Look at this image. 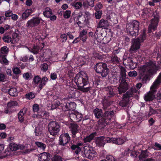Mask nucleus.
<instances>
[{
	"label": "nucleus",
	"instance_id": "nucleus-1",
	"mask_svg": "<svg viewBox=\"0 0 161 161\" xmlns=\"http://www.w3.org/2000/svg\"><path fill=\"white\" fill-rule=\"evenodd\" d=\"M75 81L79 90L83 92H86L90 90L89 87H86L88 83V77L84 71H81L76 75L75 77Z\"/></svg>",
	"mask_w": 161,
	"mask_h": 161
},
{
	"label": "nucleus",
	"instance_id": "nucleus-2",
	"mask_svg": "<svg viewBox=\"0 0 161 161\" xmlns=\"http://www.w3.org/2000/svg\"><path fill=\"white\" fill-rule=\"evenodd\" d=\"M159 69V67L156 65L155 61H150L145 65L141 66L139 69V73L141 79L143 80L147 78V73L152 74Z\"/></svg>",
	"mask_w": 161,
	"mask_h": 161
},
{
	"label": "nucleus",
	"instance_id": "nucleus-3",
	"mask_svg": "<svg viewBox=\"0 0 161 161\" xmlns=\"http://www.w3.org/2000/svg\"><path fill=\"white\" fill-rule=\"evenodd\" d=\"M161 84V72L150 87V91L144 95V99L146 101H152L155 97L157 89Z\"/></svg>",
	"mask_w": 161,
	"mask_h": 161
},
{
	"label": "nucleus",
	"instance_id": "nucleus-4",
	"mask_svg": "<svg viewBox=\"0 0 161 161\" xmlns=\"http://www.w3.org/2000/svg\"><path fill=\"white\" fill-rule=\"evenodd\" d=\"M139 94V92L136 90L135 87H132L131 89L123 95V98L119 104L120 106L125 107L128 105L130 101L129 98L131 97H136Z\"/></svg>",
	"mask_w": 161,
	"mask_h": 161
},
{
	"label": "nucleus",
	"instance_id": "nucleus-5",
	"mask_svg": "<svg viewBox=\"0 0 161 161\" xmlns=\"http://www.w3.org/2000/svg\"><path fill=\"white\" fill-rule=\"evenodd\" d=\"M96 154V152L90 145L86 144L84 147L82 152V155L84 157L92 159Z\"/></svg>",
	"mask_w": 161,
	"mask_h": 161
},
{
	"label": "nucleus",
	"instance_id": "nucleus-6",
	"mask_svg": "<svg viewBox=\"0 0 161 161\" xmlns=\"http://www.w3.org/2000/svg\"><path fill=\"white\" fill-rule=\"evenodd\" d=\"M145 39L146 34L144 32L141 35L139 38H137L133 40L130 51L135 52L139 49L140 47V43L143 42Z\"/></svg>",
	"mask_w": 161,
	"mask_h": 161
},
{
	"label": "nucleus",
	"instance_id": "nucleus-7",
	"mask_svg": "<svg viewBox=\"0 0 161 161\" xmlns=\"http://www.w3.org/2000/svg\"><path fill=\"white\" fill-rule=\"evenodd\" d=\"M139 25V23L137 21L133 20L127 25V28L132 36H136L138 35Z\"/></svg>",
	"mask_w": 161,
	"mask_h": 161
},
{
	"label": "nucleus",
	"instance_id": "nucleus-8",
	"mask_svg": "<svg viewBox=\"0 0 161 161\" xmlns=\"http://www.w3.org/2000/svg\"><path fill=\"white\" fill-rule=\"evenodd\" d=\"M48 130L50 134L54 136L58 135L60 130L59 124L54 121L50 122L48 125Z\"/></svg>",
	"mask_w": 161,
	"mask_h": 161
},
{
	"label": "nucleus",
	"instance_id": "nucleus-9",
	"mask_svg": "<svg viewBox=\"0 0 161 161\" xmlns=\"http://www.w3.org/2000/svg\"><path fill=\"white\" fill-rule=\"evenodd\" d=\"M95 69L97 73L101 74L103 77H106L108 74V69L105 63H97L95 65Z\"/></svg>",
	"mask_w": 161,
	"mask_h": 161
},
{
	"label": "nucleus",
	"instance_id": "nucleus-10",
	"mask_svg": "<svg viewBox=\"0 0 161 161\" xmlns=\"http://www.w3.org/2000/svg\"><path fill=\"white\" fill-rule=\"evenodd\" d=\"M42 21H43L40 18L33 17L27 21L26 25L29 28H32L37 26Z\"/></svg>",
	"mask_w": 161,
	"mask_h": 161
},
{
	"label": "nucleus",
	"instance_id": "nucleus-11",
	"mask_svg": "<svg viewBox=\"0 0 161 161\" xmlns=\"http://www.w3.org/2000/svg\"><path fill=\"white\" fill-rule=\"evenodd\" d=\"M159 17L158 15L153 16V18L151 19V24L149 25L148 31L150 33L154 31L157 27L159 21Z\"/></svg>",
	"mask_w": 161,
	"mask_h": 161
},
{
	"label": "nucleus",
	"instance_id": "nucleus-12",
	"mask_svg": "<svg viewBox=\"0 0 161 161\" xmlns=\"http://www.w3.org/2000/svg\"><path fill=\"white\" fill-rule=\"evenodd\" d=\"M114 112L113 111H108L104 114V117L100 119L99 121L103 125L107 124L109 123V120L113 116Z\"/></svg>",
	"mask_w": 161,
	"mask_h": 161
},
{
	"label": "nucleus",
	"instance_id": "nucleus-13",
	"mask_svg": "<svg viewBox=\"0 0 161 161\" xmlns=\"http://www.w3.org/2000/svg\"><path fill=\"white\" fill-rule=\"evenodd\" d=\"M69 117L71 120L75 122H79L82 118V114L79 112L74 111L69 112Z\"/></svg>",
	"mask_w": 161,
	"mask_h": 161
},
{
	"label": "nucleus",
	"instance_id": "nucleus-14",
	"mask_svg": "<svg viewBox=\"0 0 161 161\" xmlns=\"http://www.w3.org/2000/svg\"><path fill=\"white\" fill-rule=\"evenodd\" d=\"M110 138L109 137H105L103 136L98 137L96 140V143L97 146L99 147H103L106 143L109 142Z\"/></svg>",
	"mask_w": 161,
	"mask_h": 161
},
{
	"label": "nucleus",
	"instance_id": "nucleus-15",
	"mask_svg": "<svg viewBox=\"0 0 161 161\" xmlns=\"http://www.w3.org/2000/svg\"><path fill=\"white\" fill-rule=\"evenodd\" d=\"M70 140V137L68 133L62 134L60 136L59 140V144L61 145L64 146Z\"/></svg>",
	"mask_w": 161,
	"mask_h": 161
},
{
	"label": "nucleus",
	"instance_id": "nucleus-16",
	"mask_svg": "<svg viewBox=\"0 0 161 161\" xmlns=\"http://www.w3.org/2000/svg\"><path fill=\"white\" fill-rule=\"evenodd\" d=\"M2 39L5 42L11 44H14L18 41V39L17 37L13 36L12 38L11 36L8 35H4Z\"/></svg>",
	"mask_w": 161,
	"mask_h": 161
},
{
	"label": "nucleus",
	"instance_id": "nucleus-17",
	"mask_svg": "<svg viewBox=\"0 0 161 161\" xmlns=\"http://www.w3.org/2000/svg\"><path fill=\"white\" fill-rule=\"evenodd\" d=\"M118 89L119 93L120 94L125 92L128 89L127 84L125 80H121Z\"/></svg>",
	"mask_w": 161,
	"mask_h": 161
},
{
	"label": "nucleus",
	"instance_id": "nucleus-18",
	"mask_svg": "<svg viewBox=\"0 0 161 161\" xmlns=\"http://www.w3.org/2000/svg\"><path fill=\"white\" fill-rule=\"evenodd\" d=\"M39 159V161H52L50 154L46 152L41 153Z\"/></svg>",
	"mask_w": 161,
	"mask_h": 161
},
{
	"label": "nucleus",
	"instance_id": "nucleus-19",
	"mask_svg": "<svg viewBox=\"0 0 161 161\" xmlns=\"http://www.w3.org/2000/svg\"><path fill=\"white\" fill-rule=\"evenodd\" d=\"M25 146L22 144H17L14 143H11L9 145V148L11 150L16 151L19 149H23L25 148Z\"/></svg>",
	"mask_w": 161,
	"mask_h": 161
},
{
	"label": "nucleus",
	"instance_id": "nucleus-20",
	"mask_svg": "<svg viewBox=\"0 0 161 161\" xmlns=\"http://www.w3.org/2000/svg\"><path fill=\"white\" fill-rule=\"evenodd\" d=\"M91 16V14L88 12L86 11L85 12V14L84 15V17L85 18L84 20H81V19H80V20L77 22V24L79 25V24H83L84 25L87 24L88 23V19H90Z\"/></svg>",
	"mask_w": 161,
	"mask_h": 161
},
{
	"label": "nucleus",
	"instance_id": "nucleus-21",
	"mask_svg": "<svg viewBox=\"0 0 161 161\" xmlns=\"http://www.w3.org/2000/svg\"><path fill=\"white\" fill-rule=\"evenodd\" d=\"M78 126L75 124H71L69 126L70 130L72 134V136L75 137L76 134L78 133Z\"/></svg>",
	"mask_w": 161,
	"mask_h": 161
},
{
	"label": "nucleus",
	"instance_id": "nucleus-22",
	"mask_svg": "<svg viewBox=\"0 0 161 161\" xmlns=\"http://www.w3.org/2000/svg\"><path fill=\"white\" fill-rule=\"evenodd\" d=\"M108 23L107 20L102 19L99 22L97 28L105 29L108 27Z\"/></svg>",
	"mask_w": 161,
	"mask_h": 161
},
{
	"label": "nucleus",
	"instance_id": "nucleus-23",
	"mask_svg": "<svg viewBox=\"0 0 161 161\" xmlns=\"http://www.w3.org/2000/svg\"><path fill=\"white\" fill-rule=\"evenodd\" d=\"M80 95L79 92L77 91L75 89L71 90L69 92V96L70 97L75 98L78 97Z\"/></svg>",
	"mask_w": 161,
	"mask_h": 161
},
{
	"label": "nucleus",
	"instance_id": "nucleus-24",
	"mask_svg": "<svg viewBox=\"0 0 161 161\" xmlns=\"http://www.w3.org/2000/svg\"><path fill=\"white\" fill-rule=\"evenodd\" d=\"M26 109L24 108L21 109L18 113V117L19 121L22 122L24 120V115L26 113Z\"/></svg>",
	"mask_w": 161,
	"mask_h": 161
},
{
	"label": "nucleus",
	"instance_id": "nucleus-25",
	"mask_svg": "<svg viewBox=\"0 0 161 161\" xmlns=\"http://www.w3.org/2000/svg\"><path fill=\"white\" fill-rule=\"evenodd\" d=\"M110 141L109 142H112L119 145H121L124 142L123 140L120 138H110Z\"/></svg>",
	"mask_w": 161,
	"mask_h": 161
},
{
	"label": "nucleus",
	"instance_id": "nucleus-26",
	"mask_svg": "<svg viewBox=\"0 0 161 161\" xmlns=\"http://www.w3.org/2000/svg\"><path fill=\"white\" fill-rule=\"evenodd\" d=\"M9 51V49L6 46L2 47L0 49V56H7Z\"/></svg>",
	"mask_w": 161,
	"mask_h": 161
},
{
	"label": "nucleus",
	"instance_id": "nucleus-27",
	"mask_svg": "<svg viewBox=\"0 0 161 161\" xmlns=\"http://www.w3.org/2000/svg\"><path fill=\"white\" fill-rule=\"evenodd\" d=\"M43 14L45 17L49 18L53 14L52 10L49 8L47 7L45 9Z\"/></svg>",
	"mask_w": 161,
	"mask_h": 161
},
{
	"label": "nucleus",
	"instance_id": "nucleus-28",
	"mask_svg": "<svg viewBox=\"0 0 161 161\" xmlns=\"http://www.w3.org/2000/svg\"><path fill=\"white\" fill-rule=\"evenodd\" d=\"M48 80V79L46 77H44L42 78L38 86L40 89H42L43 87L46 85Z\"/></svg>",
	"mask_w": 161,
	"mask_h": 161
},
{
	"label": "nucleus",
	"instance_id": "nucleus-29",
	"mask_svg": "<svg viewBox=\"0 0 161 161\" xmlns=\"http://www.w3.org/2000/svg\"><path fill=\"white\" fill-rule=\"evenodd\" d=\"M33 12L31 9L26 10L22 14V18L23 19H26Z\"/></svg>",
	"mask_w": 161,
	"mask_h": 161
},
{
	"label": "nucleus",
	"instance_id": "nucleus-30",
	"mask_svg": "<svg viewBox=\"0 0 161 161\" xmlns=\"http://www.w3.org/2000/svg\"><path fill=\"white\" fill-rule=\"evenodd\" d=\"M127 62V65L129 66V67L132 69H134L136 67V65L135 63H133L132 59L130 58H127V59H125L124 61V62Z\"/></svg>",
	"mask_w": 161,
	"mask_h": 161
},
{
	"label": "nucleus",
	"instance_id": "nucleus-31",
	"mask_svg": "<svg viewBox=\"0 0 161 161\" xmlns=\"http://www.w3.org/2000/svg\"><path fill=\"white\" fill-rule=\"evenodd\" d=\"M95 136V133H94L91 134L88 136H86L83 140L85 143L90 142L94 138Z\"/></svg>",
	"mask_w": 161,
	"mask_h": 161
},
{
	"label": "nucleus",
	"instance_id": "nucleus-32",
	"mask_svg": "<svg viewBox=\"0 0 161 161\" xmlns=\"http://www.w3.org/2000/svg\"><path fill=\"white\" fill-rule=\"evenodd\" d=\"M93 112L95 117L97 118H100L103 114L102 110L101 109L95 108L94 109Z\"/></svg>",
	"mask_w": 161,
	"mask_h": 161
},
{
	"label": "nucleus",
	"instance_id": "nucleus-33",
	"mask_svg": "<svg viewBox=\"0 0 161 161\" xmlns=\"http://www.w3.org/2000/svg\"><path fill=\"white\" fill-rule=\"evenodd\" d=\"M108 96L109 97H113L114 95V93L113 91V88L111 86L107 87L106 90Z\"/></svg>",
	"mask_w": 161,
	"mask_h": 161
},
{
	"label": "nucleus",
	"instance_id": "nucleus-34",
	"mask_svg": "<svg viewBox=\"0 0 161 161\" xmlns=\"http://www.w3.org/2000/svg\"><path fill=\"white\" fill-rule=\"evenodd\" d=\"M76 104L74 102H71L67 103L66 104L65 106L67 107V110H73L76 107Z\"/></svg>",
	"mask_w": 161,
	"mask_h": 161
},
{
	"label": "nucleus",
	"instance_id": "nucleus-35",
	"mask_svg": "<svg viewBox=\"0 0 161 161\" xmlns=\"http://www.w3.org/2000/svg\"><path fill=\"white\" fill-rule=\"evenodd\" d=\"M7 56H0V63L2 64L8 65L9 64V61L6 58Z\"/></svg>",
	"mask_w": 161,
	"mask_h": 161
},
{
	"label": "nucleus",
	"instance_id": "nucleus-36",
	"mask_svg": "<svg viewBox=\"0 0 161 161\" xmlns=\"http://www.w3.org/2000/svg\"><path fill=\"white\" fill-rule=\"evenodd\" d=\"M119 68L120 69V75L122 78V80H125L126 76V70L123 67H120Z\"/></svg>",
	"mask_w": 161,
	"mask_h": 161
},
{
	"label": "nucleus",
	"instance_id": "nucleus-37",
	"mask_svg": "<svg viewBox=\"0 0 161 161\" xmlns=\"http://www.w3.org/2000/svg\"><path fill=\"white\" fill-rule=\"evenodd\" d=\"M9 94L12 96H15L17 95L18 92L17 90L15 88H12L8 90Z\"/></svg>",
	"mask_w": 161,
	"mask_h": 161
},
{
	"label": "nucleus",
	"instance_id": "nucleus-38",
	"mask_svg": "<svg viewBox=\"0 0 161 161\" xmlns=\"http://www.w3.org/2000/svg\"><path fill=\"white\" fill-rule=\"evenodd\" d=\"M148 154L147 153V150L144 151H142L141 154L139 155V158L140 160H141L143 158H145L148 157Z\"/></svg>",
	"mask_w": 161,
	"mask_h": 161
},
{
	"label": "nucleus",
	"instance_id": "nucleus-39",
	"mask_svg": "<svg viewBox=\"0 0 161 161\" xmlns=\"http://www.w3.org/2000/svg\"><path fill=\"white\" fill-rule=\"evenodd\" d=\"M35 144L38 147L43 151L45 149L46 147V145L42 142H35Z\"/></svg>",
	"mask_w": 161,
	"mask_h": 161
},
{
	"label": "nucleus",
	"instance_id": "nucleus-40",
	"mask_svg": "<svg viewBox=\"0 0 161 161\" xmlns=\"http://www.w3.org/2000/svg\"><path fill=\"white\" fill-rule=\"evenodd\" d=\"M71 148L74 151V153H75L76 154H78L81 150V148L76 145H73L71 146Z\"/></svg>",
	"mask_w": 161,
	"mask_h": 161
},
{
	"label": "nucleus",
	"instance_id": "nucleus-41",
	"mask_svg": "<svg viewBox=\"0 0 161 161\" xmlns=\"http://www.w3.org/2000/svg\"><path fill=\"white\" fill-rule=\"evenodd\" d=\"M39 49V47L38 46L34 45L31 48V50H30V51L34 54H36L38 53Z\"/></svg>",
	"mask_w": 161,
	"mask_h": 161
},
{
	"label": "nucleus",
	"instance_id": "nucleus-42",
	"mask_svg": "<svg viewBox=\"0 0 161 161\" xmlns=\"http://www.w3.org/2000/svg\"><path fill=\"white\" fill-rule=\"evenodd\" d=\"M18 105V103L16 101H11L8 103L7 106L8 108H12Z\"/></svg>",
	"mask_w": 161,
	"mask_h": 161
},
{
	"label": "nucleus",
	"instance_id": "nucleus-43",
	"mask_svg": "<svg viewBox=\"0 0 161 161\" xmlns=\"http://www.w3.org/2000/svg\"><path fill=\"white\" fill-rule=\"evenodd\" d=\"M103 108L104 110H105L110 105V103L108 101L104 99L103 101Z\"/></svg>",
	"mask_w": 161,
	"mask_h": 161
},
{
	"label": "nucleus",
	"instance_id": "nucleus-44",
	"mask_svg": "<svg viewBox=\"0 0 161 161\" xmlns=\"http://www.w3.org/2000/svg\"><path fill=\"white\" fill-rule=\"evenodd\" d=\"M111 60L114 63H117L119 62L120 58H119L116 56L114 55L111 57Z\"/></svg>",
	"mask_w": 161,
	"mask_h": 161
},
{
	"label": "nucleus",
	"instance_id": "nucleus-45",
	"mask_svg": "<svg viewBox=\"0 0 161 161\" xmlns=\"http://www.w3.org/2000/svg\"><path fill=\"white\" fill-rule=\"evenodd\" d=\"M13 73L16 75H18L20 73L21 71L20 69L17 67H14L12 68Z\"/></svg>",
	"mask_w": 161,
	"mask_h": 161
},
{
	"label": "nucleus",
	"instance_id": "nucleus-46",
	"mask_svg": "<svg viewBox=\"0 0 161 161\" xmlns=\"http://www.w3.org/2000/svg\"><path fill=\"white\" fill-rule=\"evenodd\" d=\"M41 69L44 72H46L48 69V65L46 63H44L41 65Z\"/></svg>",
	"mask_w": 161,
	"mask_h": 161
},
{
	"label": "nucleus",
	"instance_id": "nucleus-47",
	"mask_svg": "<svg viewBox=\"0 0 161 161\" xmlns=\"http://www.w3.org/2000/svg\"><path fill=\"white\" fill-rule=\"evenodd\" d=\"M157 113L156 111L152 108L151 107H149V111L148 114V116H150L152 115L156 114Z\"/></svg>",
	"mask_w": 161,
	"mask_h": 161
},
{
	"label": "nucleus",
	"instance_id": "nucleus-48",
	"mask_svg": "<svg viewBox=\"0 0 161 161\" xmlns=\"http://www.w3.org/2000/svg\"><path fill=\"white\" fill-rule=\"evenodd\" d=\"M59 102L58 101H57L54 102L51 106V108L52 109H54L57 108L59 106Z\"/></svg>",
	"mask_w": 161,
	"mask_h": 161
},
{
	"label": "nucleus",
	"instance_id": "nucleus-49",
	"mask_svg": "<svg viewBox=\"0 0 161 161\" xmlns=\"http://www.w3.org/2000/svg\"><path fill=\"white\" fill-rule=\"evenodd\" d=\"M102 14V11H96L95 14L96 18L98 19H100L101 17Z\"/></svg>",
	"mask_w": 161,
	"mask_h": 161
},
{
	"label": "nucleus",
	"instance_id": "nucleus-50",
	"mask_svg": "<svg viewBox=\"0 0 161 161\" xmlns=\"http://www.w3.org/2000/svg\"><path fill=\"white\" fill-rule=\"evenodd\" d=\"M82 4L81 3L78 2L75 3L73 6L76 9H79L81 7Z\"/></svg>",
	"mask_w": 161,
	"mask_h": 161
},
{
	"label": "nucleus",
	"instance_id": "nucleus-51",
	"mask_svg": "<svg viewBox=\"0 0 161 161\" xmlns=\"http://www.w3.org/2000/svg\"><path fill=\"white\" fill-rule=\"evenodd\" d=\"M148 11L146 10L142 11V16L144 19H145V18H147L149 16V15L148 14Z\"/></svg>",
	"mask_w": 161,
	"mask_h": 161
},
{
	"label": "nucleus",
	"instance_id": "nucleus-52",
	"mask_svg": "<svg viewBox=\"0 0 161 161\" xmlns=\"http://www.w3.org/2000/svg\"><path fill=\"white\" fill-rule=\"evenodd\" d=\"M35 97L34 94L32 92H30L26 94V97L29 99L33 98Z\"/></svg>",
	"mask_w": 161,
	"mask_h": 161
},
{
	"label": "nucleus",
	"instance_id": "nucleus-53",
	"mask_svg": "<svg viewBox=\"0 0 161 161\" xmlns=\"http://www.w3.org/2000/svg\"><path fill=\"white\" fill-rule=\"evenodd\" d=\"M32 108L34 112H37L39 109V106L37 104H35L33 105Z\"/></svg>",
	"mask_w": 161,
	"mask_h": 161
},
{
	"label": "nucleus",
	"instance_id": "nucleus-54",
	"mask_svg": "<svg viewBox=\"0 0 161 161\" xmlns=\"http://www.w3.org/2000/svg\"><path fill=\"white\" fill-rule=\"evenodd\" d=\"M128 75L130 77H136L137 75V73L135 71H130L128 73Z\"/></svg>",
	"mask_w": 161,
	"mask_h": 161
},
{
	"label": "nucleus",
	"instance_id": "nucleus-55",
	"mask_svg": "<svg viewBox=\"0 0 161 161\" xmlns=\"http://www.w3.org/2000/svg\"><path fill=\"white\" fill-rule=\"evenodd\" d=\"M12 11L10 10H8L6 11L5 13V15L7 17H9L12 15Z\"/></svg>",
	"mask_w": 161,
	"mask_h": 161
},
{
	"label": "nucleus",
	"instance_id": "nucleus-56",
	"mask_svg": "<svg viewBox=\"0 0 161 161\" xmlns=\"http://www.w3.org/2000/svg\"><path fill=\"white\" fill-rule=\"evenodd\" d=\"M71 12L70 10H66L64 14V17L65 18H68L70 16Z\"/></svg>",
	"mask_w": 161,
	"mask_h": 161
},
{
	"label": "nucleus",
	"instance_id": "nucleus-57",
	"mask_svg": "<svg viewBox=\"0 0 161 161\" xmlns=\"http://www.w3.org/2000/svg\"><path fill=\"white\" fill-rule=\"evenodd\" d=\"M106 159L108 161H115L114 158L111 155H107L106 156Z\"/></svg>",
	"mask_w": 161,
	"mask_h": 161
},
{
	"label": "nucleus",
	"instance_id": "nucleus-58",
	"mask_svg": "<svg viewBox=\"0 0 161 161\" xmlns=\"http://www.w3.org/2000/svg\"><path fill=\"white\" fill-rule=\"evenodd\" d=\"M5 75L2 73H0V81L4 82L6 80Z\"/></svg>",
	"mask_w": 161,
	"mask_h": 161
},
{
	"label": "nucleus",
	"instance_id": "nucleus-59",
	"mask_svg": "<svg viewBox=\"0 0 161 161\" xmlns=\"http://www.w3.org/2000/svg\"><path fill=\"white\" fill-rule=\"evenodd\" d=\"M51 79L53 80H55L57 78V74L55 73H52L50 75Z\"/></svg>",
	"mask_w": 161,
	"mask_h": 161
},
{
	"label": "nucleus",
	"instance_id": "nucleus-60",
	"mask_svg": "<svg viewBox=\"0 0 161 161\" xmlns=\"http://www.w3.org/2000/svg\"><path fill=\"white\" fill-rule=\"evenodd\" d=\"M157 97L159 102H161V88H160L157 94Z\"/></svg>",
	"mask_w": 161,
	"mask_h": 161
},
{
	"label": "nucleus",
	"instance_id": "nucleus-61",
	"mask_svg": "<svg viewBox=\"0 0 161 161\" xmlns=\"http://www.w3.org/2000/svg\"><path fill=\"white\" fill-rule=\"evenodd\" d=\"M95 0H86L88 5L93 7L94 6V1Z\"/></svg>",
	"mask_w": 161,
	"mask_h": 161
},
{
	"label": "nucleus",
	"instance_id": "nucleus-62",
	"mask_svg": "<svg viewBox=\"0 0 161 161\" xmlns=\"http://www.w3.org/2000/svg\"><path fill=\"white\" fill-rule=\"evenodd\" d=\"M61 40L62 42H65L67 40V36L65 34H63L61 35L60 36Z\"/></svg>",
	"mask_w": 161,
	"mask_h": 161
},
{
	"label": "nucleus",
	"instance_id": "nucleus-63",
	"mask_svg": "<svg viewBox=\"0 0 161 161\" xmlns=\"http://www.w3.org/2000/svg\"><path fill=\"white\" fill-rule=\"evenodd\" d=\"M40 80V77L38 76H36L34 77V81L35 83L38 84L39 83Z\"/></svg>",
	"mask_w": 161,
	"mask_h": 161
},
{
	"label": "nucleus",
	"instance_id": "nucleus-64",
	"mask_svg": "<svg viewBox=\"0 0 161 161\" xmlns=\"http://www.w3.org/2000/svg\"><path fill=\"white\" fill-rule=\"evenodd\" d=\"M36 136H39L41 134V132L40 129L38 127H36L35 132Z\"/></svg>",
	"mask_w": 161,
	"mask_h": 161
}]
</instances>
